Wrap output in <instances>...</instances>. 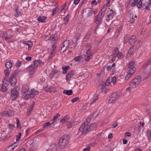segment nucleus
I'll return each instance as SVG.
<instances>
[{
    "label": "nucleus",
    "mask_w": 151,
    "mask_h": 151,
    "mask_svg": "<svg viewBox=\"0 0 151 151\" xmlns=\"http://www.w3.org/2000/svg\"><path fill=\"white\" fill-rule=\"evenodd\" d=\"M57 150V147L56 146L52 145L46 151H56Z\"/></svg>",
    "instance_id": "nucleus-30"
},
{
    "label": "nucleus",
    "mask_w": 151,
    "mask_h": 151,
    "mask_svg": "<svg viewBox=\"0 0 151 151\" xmlns=\"http://www.w3.org/2000/svg\"><path fill=\"white\" fill-rule=\"evenodd\" d=\"M14 149V147L12 145L9 146L6 149V151H13Z\"/></svg>",
    "instance_id": "nucleus-42"
},
{
    "label": "nucleus",
    "mask_w": 151,
    "mask_h": 151,
    "mask_svg": "<svg viewBox=\"0 0 151 151\" xmlns=\"http://www.w3.org/2000/svg\"><path fill=\"white\" fill-rule=\"evenodd\" d=\"M151 59L148 60L146 63L142 66V68L145 70V73L143 75V79L145 80L148 78L151 73Z\"/></svg>",
    "instance_id": "nucleus-2"
},
{
    "label": "nucleus",
    "mask_w": 151,
    "mask_h": 151,
    "mask_svg": "<svg viewBox=\"0 0 151 151\" xmlns=\"http://www.w3.org/2000/svg\"><path fill=\"white\" fill-rule=\"evenodd\" d=\"M142 3L140 0L137 3V6L139 8H140L142 6Z\"/></svg>",
    "instance_id": "nucleus-56"
},
{
    "label": "nucleus",
    "mask_w": 151,
    "mask_h": 151,
    "mask_svg": "<svg viewBox=\"0 0 151 151\" xmlns=\"http://www.w3.org/2000/svg\"><path fill=\"white\" fill-rule=\"evenodd\" d=\"M60 115L59 114V113H58L57 114H56L55 116H54V117L53 118V119L51 120V121H56V120H55L57 119L58 118V117H59L60 116Z\"/></svg>",
    "instance_id": "nucleus-50"
},
{
    "label": "nucleus",
    "mask_w": 151,
    "mask_h": 151,
    "mask_svg": "<svg viewBox=\"0 0 151 151\" xmlns=\"http://www.w3.org/2000/svg\"><path fill=\"white\" fill-rule=\"evenodd\" d=\"M91 46L90 44H88L86 45V55H92L93 52L90 50Z\"/></svg>",
    "instance_id": "nucleus-19"
},
{
    "label": "nucleus",
    "mask_w": 151,
    "mask_h": 151,
    "mask_svg": "<svg viewBox=\"0 0 151 151\" xmlns=\"http://www.w3.org/2000/svg\"><path fill=\"white\" fill-rule=\"evenodd\" d=\"M104 17V16L99 14L97 16L95 17L94 18V22L97 24V26L101 23L102 19Z\"/></svg>",
    "instance_id": "nucleus-9"
},
{
    "label": "nucleus",
    "mask_w": 151,
    "mask_h": 151,
    "mask_svg": "<svg viewBox=\"0 0 151 151\" xmlns=\"http://www.w3.org/2000/svg\"><path fill=\"white\" fill-rule=\"evenodd\" d=\"M28 144L29 145V146H28L27 147L31 151L36 150L38 147V144L37 143L33 142L30 144L29 142H28L27 145Z\"/></svg>",
    "instance_id": "nucleus-13"
},
{
    "label": "nucleus",
    "mask_w": 151,
    "mask_h": 151,
    "mask_svg": "<svg viewBox=\"0 0 151 151\" xmlns=\"http://www.w3.org/2000/svg\"><path fill=\"white\" fill-rule=\"evenodd\" d=\"M59 10V8L58 7L56 6L54 8L52 11V16H54L58 12Z\"/></svg>",
    "instance_id": "nucleus-39"
},
{
    "label": "nucleus",
    "mask_w": 151,
    "mask_h": 151,
    "mask_svg": "<svg viewBox=\"0 0 151 151\" xmlns=\"http://www.w3.org/2000/svg\"><path fill=\"white\" fill-rule=\"evenodd\" d=\"M119 52V50L118 49H116L113 52V56L114 57H116L117 54H118Z\"/></svg>",
    "instance_id": "nucleus-51"
},
{
    "label": "nucleus",
    "mask_w": 151,
    "mask_h": 151,
    "mask_svg": "<svg viewBox=\"0 0 151 151\" xmlns=\"http://www.w3.org/2000/svg\"><path fill=\"white\" fill-rule=\"evenodd\" d=\"M107 6L105 5L104 6L101 8L100 12L99 14L104 16L105 11L107 9Z\"/></svg>",
    "instance_id": "nucleus-27"
},
{
    "label": "nucleus",
    "mask_w": 151,
    "mask_h": 151,
    "mask_svg": "<svg viewBox=\"0 0 151 151\" xmlns=\"http://www.w3.org/2000/svg\"><path fill=\"white\" fill-rule=\"evenodd\" d=\"M136 70V68H130L127 73L125 76V80H128L133 74Z\"/></svg>",
    "instance_id": "nucleus-12"
},
{
    "label": "nucleus",
    "mask_w": 151,
    "mask_h": 151,
    "mask_svg": "<svg viewBox=\"0 0 151 151\" xmlns=\"http://www.w3.org/2000/svg\"><path fill=\"white\" fill-rule=\"evenodd\" d=\"M5 65L7 68L10 69L12 67V63L10 61L7 62L5 64Z\"/></svg>",
    "instance_id": "nucleus-35"
},
{
    "label": "nucleus",
    "mask_w": 151,
    "mask_h": 151,
    "mask_svg": "<svg viewBox=\"0 0 151 151\" xmlns=\"http://www.w3.org/2000/svg\"><path fill=\"white\" fill-rule=\"evenodd\" d=\"M52 89V88L50 86H47L44 88V90L46 91L51 92Z\"/></svg>",
    "instance_id": "nucleus-43"
},
{
    "label": "nucleus",
    "mask_w": 151,
    "mask_h": 151,
    "mask_svg": "<svg viewBox=\"0 0 151 151\" xmlns=\"http://www.w3.org/2000/svg\"><path fill=\"white\" fill-rule=\"evenodd\" d=\"M69 116L66 115L64 118L60 120V122L62 123H65L69 119Z\"/></svg>",
    "instance_id": "nucleus-37"
},
{
    "label": "nucleus",
    "mask_w": 151,
    "mask_h": 151,
    "mask_svg": "<svg viewBox=\"0 0 151 151\" xmlns=\"http://www.w3.org/2000/svg\"><path fill=\"white\" fill-rule=\"evenodd\" d=\"M69 138V137L67 135H65L61 137L58 141V147L61 149L66 147L68 145Z\"/></svg>",
    "instance_id": "nucleus-3"
},
{
    "label": "nucleus",
    "mask_w": 151,
    "mask_h": 151,
    "mask_svg": "<svg viewBox=\"0 0 151 151\" xmlns=\"http://www.w3.org/2000/svg\"><path fill=\"white\" fill-rule=\"evenodd\" d=\"M118 125L117 122H115L114 124H113L111 125V128L114 129L117 127Z\"/></svg>",
    "instance_id": "nucleus-62"
},
{
    "label": "nucleus",
    "mask_w": 151,
    "mask_h": 151,
    "mask_svg": "<svg viewBox=\"0 0 151 151\" xmlns=\"http://www.w3.org/2000/svg\"><path fill=\"white\" fill-rule=\"evenodd\" d=\"M22 63V62L21 61L19 60H18L16 63V66L17 67H19L20 66Z\"/></svg>",
    "instance_id": "nucleus-58"
},
{
    "label": "nucleus",
    "mask_w": 151,
    "mask_h": 151,
    "mask_svg": "<svg viewBox=\"0 0 151 151\" xmlns=\"http://www.w3.org/2000/svg\"><path fill=\"white\" fill-rule=\"evenodd\" d=\"M111 63H110L109 65V64H107V65H106L105 67L103 68V69H104V70H106L107 71H110L112 68V66H111Z\"/></svg>",
    "instance_id": "nucleus-34"
},
{
    "label": "nucleus",
    "mask_w": 151,
    "mask_h": 151,
    "mask_svg": "<svg viewBox=\"0 0 151 151\" xmlns=\"http://www.w3.org/2000/svg\"><path fill=\"white\" fill-rule=\"evenodd\" d=\"M82 58V57L81 56H78L74 58V60L76 62H79L81 60Z\"/></svg>",
    "instance_id": "nucleus-49"
},
{
    "label": "nucleus",
    "mask_w": 151,
    "mask_h": 151,
    "mask_svg": "<svg viewBox=\"0 0 151 151\" xmlns=\"http://www.w3.org/2000/svg\"><path fill=\"white\" fill-rule=\"evenodd\" d=\"M90 37V34L89 33H88L86 34L83 38L84 40L86 41V40L88 39Z\"/></svg>",
    "instance_id": "nucleus-52"
},
{
    "label": "nucleus",
    "mask_w": 151,
    "mask_h": 151,
    "mask_svg": "<svg viewBox=\"0 0 151 151\" xmlns=\"http://www.w3.org/2000/svg\"><path fill=\"white\" fill-rule=\"evenodd\" d=\"M79 99V98L78 97H77L76 98H75L72 100L71 102L73 103L76 101L77 100H78Z\"/></svg>",
    "instance_id": "nucleus-63"
},
{
    "label": "nucleus",
    "mask_w": 151,
    "mask_h": 151,
    "mask_svg": "<svg viewBox=\"0 0 151 151\" xmlns=\"http://www.w3.org/2000/svg\"><path fill=\"white\" fill-rule=\"evenodd\" d=\"M136 15L133 14H130L129 16V22L130 23H134L135 22V18H136Z\"/></svg>",
    "instance_id": "nucleus-20"
},
{
    "label": "nucleus",
    "mask_w": 151,
    "mask_h": 151,
    "mask_svg": "<svg viewBox=\"0 0 151 151\" xmlns=\"http://www.w3.org/2000/svg\"><path fill=\"white\" fill-rule=\"evenodd\" d=\"M70 45V41L69 40H65L60 47L59 50L61 52L65 51L68 49Z\"/></svg>",
    "instance_id": "nucleus-7"
},
{
    "label": "nucleus",
    "mask_w": 151,
    "mask_h": 151,
    "mask_svg": "<svg viewBox=\"0 0 151 151\" xmlns=\"http://www.w3.org/2000/svg\"><path fill=\"white\" fill-rule=\"evenodd\" d=\"M17 128H21V125L19 124L20 121L18 119H17Z\"/></svg>",
    "instance_id": "nucleus-61"
},
{
    "label": "nucleus",
    "mask_w": 151,
    "mask_h": 151,
    "mask_svg": "<svg viewBox=\"0 0 151 151\" xmlns=\"http://www.w3.org/2000/svg\"><path fill=\"white\" fill-rule=\"evenodd\" d=\"M74 75V72L73 70L69 71L66 76V80L67 81H70Z\"/></svg>",
    "instance_id": "nucleus-17"
},
{
    "label": "nucleus",
    "mask_w": 151,
    "mask_h": 151,
    "mask_svg": "<svg viewBox=\"0 0 151 151\" xmlns=\"http://www.w3.org/2000/svg\"><path fill=\"white\" fill-rule=\"evenodd\" d=\"M70 68V66L69 65L63 66L62 67V68L63 70L62 71V73L63 74H65L67 72V70Z\"/></svg>",
    "instance_id": "nucleus-29"
},
{
    "label": "nucleus",
    "mask_w": 151,
    "mask_h": 151,
    "mask_svg": "<svg viewBox=\"0 0 151 151\" xmlns=\"http://www.w3.org/2000/svg\"><path fill=\"white\" fill-rule=\"evenodd\" d=\"M40 60H37L33 62L32 64L27 68V70L31 74L35 73L38 65V63L40 64Z\"/></svg>",
    "instance_id": "nucleus-4"
},
{
    "label": "nucleus",
    "mask_w": 151,
    "mask_h": 151,
    "mask_svg": "<svg viewBox=\"0 0 151 151\" xmlns=\"http://www.w3.org/2000/svg\"><path fill=\"white\" fill-rule=\"evenodd\" d=\"M147 137L148 140H151V131L148 130L147 132Z\"/></svg>",
    "instance_id": "nucleus-41"
},
{
    "label": "nucleus",
    "mask_w": 151,
    "mask_h": 151,
    "mask_svg": "<svg viewBox=\"0 0 151 151\" xmlns=\"http://www.w3.org/2000/svg\"><path fill=\"white\" fill-rule=\"evenodd\" d=\"M1 115L3 116H10L9 111L7 110H4L1 111L0 113Z\"/></svg>",
    "instance_id": "nucleus-28"
},
{
    "label": "nucleus",
    "mask_w": 151,
    "mask_h": 151,
    "mask_svg": "<svg viewBox=\"0 0 151 151\" xmlns=\"http://www.w3.org/2000/svg\"><path fill=\"white\" fill-rule=\"evenodd\" d=\"M22 135V133L21 132H19L18 134L17 135L16 140L17 141L19 140L21 138V136Z\"/></svg>",
    "instance_id": "nucleus-55"
},
{
    "label": "nucleus",
    "mask_w": 151,
    "mask_h": 151,
    "mask_svg": "<svg viewBox=\"0 0 151 151\" xmlns=\"http://www.w3.org/2000/svg\"><path fill=\"white\" fill-rule=\"evenodd\" d=\"M81 35V34L79 33H76L73 38V40L75 42H76L79 39Z\"/></svg>",
    "instance_id": "nucleus-31"
},
{
    "label": "nucleus",
    "mask_w": 151,
    "mask_h": 151,
    "mask_svg": "<svg viewBox=\"0 0 151 151\" xmlns=\"http://www.w3.org/2000/svg\"><path fill=\"white\" fill-rule=\"evenodd\" d=\"M135 52V50L133 48V46L132 47H131L129 50L126 56V58L129 59L130 58H131L134 54Z\"/></svg>",
    "instance_id": "nucleus-14"
},
{
    "label": "nucleus",
    "mask_w": 151,
    "mask_h": 151,
    "mask_svg": "<svg viewBox=\"0 0 151 151\" xmlns=\"http://www.w3.org/2000/svg\"><path fill=\"white\" fill-rule=\"evenodd\" d=\"M85 61H88L92 58V55H85Z\"/></svg>",
    "instance_id": "nucleus-44"
},
{
    "label": "nucleus",
    "mask_w": 151,
    "mask_h": 151,
    "mask_svg": "<svg viewBox=\"0 0 151 151\" xmlns=\"http://www.w3.org/2000/svg\"><path fill=\"white\" fill-rule=\"evenodd\" d=\"M56 123V121H54L52 122V123H50V122H47L46 123H45L44 124L43 127H47L48 126L50 125L51 126H52V125H53L54 124H55Z\"/></svg>",
    "instance_id": "nucleus-33"
},
{
    "label": "nucleus",
    "mask_w": 151,
    "mask_h": 151,
    "mask_svg": "<svg viewBox=\"0 0 151 151\" xmlns=\"http://www.w3.org/2000/svg\"><path fill=\"white\" fill-rule=\"evenodd\" d=\"M93 13V10H89L86 16L87 17H91Z\"/></svg>",
    "instance_id": "nucleus-48"
},
{
    "label": "nucleus",
    "mask_w": 151,
    "mask_h": 151,
    "mask_svg": "<svg viewBox=\"0 0 151 151\" xmlns=\"http://www.w3.org/2000/svg\"><path fill=\"white\" fill-rule=\"evenodd\" d=\"M128 41L130 44H134L136 42V37L134 35H133L129 39Z\"/></svg>",
    "instance_id": "nucleus-22"
},
{
    "label": "nucleus",
    "mask_w": 151,
    "mask_h": 151,
    "mask_svg": "<svg viewBox=\"0 0 151 151\" xmlns=\"http://www.w3.org/2000/svg\"><path fill=\"white\" fill-rule=\"evenodd\" d=\"M47 18V17L45 16H40L37 18V20L38 21L41 22H45Z\"/></svg>",
    "instance_id": "nucleus-32"
},
{
    "label": "nucleus",
    "mask_w": 151,
    "mask_h": 151,
    "mask_svg": "<svg viewBox=\"0 0 151 151\" xmlns=\"http://www.w3.org/2000/svg\"><path fill=\"white\" fill-rule=\"evenodd\" d=\"M91 120V118L90 117H88L86 118V121L83 123H85V124L88 125V124L90 122Z\"/></svg>",
    "instance_id": "nucleus-54"
},
{
    "label": "nucleus",
    "mask_w": 151,
    "mask_h": 151,
    "mask_svg": "<svg viewBox=\"0 0 151 151\" xmlns=\"http://www.w3.org/2000/svg\"><path fill=\"white\" fill-rule=\"evenodd\" d=\"M50 40L54 41L55 40V36L54 35H51L50 36Z\"/></svg>",
    "instance_id": "nucleus-60"
},
{
    "label": "nucleus",
    "mask_w": 151,
    "mask_h": 151,
    "mask_svg": "<svg viewBox=\"0 0 151 151\" xmlns=\"http://www.w3.org/2000/svg\"><path fill=\"white\" fill-rule=\"evenodd\" d=\"M29 89L28 85L27 84H24L22 87V92L23 93H27Z\"/></svg>",
    "instance_id": "nucleus-25"
},
{
    "label": "nucleus",
    "mask_w": 151,
    "mask_h": 151,
    "mask_svg": "<svg viewBox=\"0 0 151 151\" xmlns=\"http://www.w3.org/2000/svg\"><path fill=\"white\" fill-rule=\"evenodd\" d=\"M109 14L108 15L106 20L108 21L112 19L113 17L115 15V12L113 11L112 10H111L109 12Z\"/></svg>",
    "instance_id": "nucleus-16"
},
{
    "label": "nucleus",
    "mask_w": 151,
    "mask_h": 151,
    "mask_svg": "<svg viewBox=\"0 0 151 151\" xmlns=\"http://www.w3.org/2000/svg\"><path fill=\"white\" fill-rule=\"evenodd\" d=\"M10 83L8 79V78H4L2 81V84L1 90L3 92H6L7 90V87L9 85Z\"/></svg>",
    "instance_id": "nucleus-8"
},
{
    "label": "nucleus",
    "mask_w": 151,
    "mask_h": 151,
    "mask_svg": "<svg viewBox=\"0 0 151 151\" xmlns=\"http://www.w3.org/2000/svg\"><path fill=\"white\" fill-rule=\"evenodd\" d=\"M96 126V124L95 123L90 125L85 124V123H83L80 127L78 133L80 134V135L85 134L94 129Z\"/></svg>",
    "instance_id": "nucleus-1"
},
{
    "label": "nucleus",
    "mask_w": 151,
    "mask_h": 151,
    "mask_svg": "<svg viewBox=\"0 0 151 151\" xmlns=\"http://www.w3.org/2000/svg\"><path fill=\"white\" fill-rule=\"evenodd\" d=\"M59 72V71L57 70L52 69L49 75V78L51 79L52 78L54 75L57 73Z\"/></svg>",
    "instance_id": "nucleus-24"
},
{
    "label": "nucleus",
    "mask_w": 151,
    "mask_h": 151,
    "mask_svg": "<svg viewBox=\"0 0 151 151\" xmlns=\"http://www.w3.org/2000/svg\"><path fill=\"white\" fill-rule=\"evenodd\" d=\"M116 57H117L121 59L122 58H123V54L122 53L119 52L118 54L117 55Z\"/></svg>",
    "instance_id": "nucleus-59"
},
{
    "label": "nucleus",
    "mask_w": 151,
    "mask_h": 151,
    "mask_svg": "<svg viewBox=\"0 0 151 151\" xmlns=\"http://www.w3.org/2000/svg\"><path fill=\"white\" fill-rule=\"evenodd\" d=\"M5 32H3L1 34V37H3V38L7 42H11L12 41V36L11 35H10L9 36L5 37Z\"/></svg>",
    "instance_id": "nucleus-18"
},
{
    "label": "nucleus",
    "mask_w": 151,
    "mask_h": 151,
    "mask_svg": "<svg viewBox=\"0 0 151 151\" xmlns=\"http://www.w3.org/2000/svg\"><path fill=\"white\" fill-rule=\"evenodd\" d=\"M138 0H134L131 4V5L132 6H135L137 4Z\"/></svg>",
    "instance_id": "nucleus-57"
},
{
    "label": "nucleus",
    "mask_w": 151,
    "mask_h": 151,
    "mask_svg": "<svg viewBox=\"0 0 151 151\" xmlns=\"http://www.w3.org/2000/svg\"><path fill=\"white\" fill-rule=\"evenodd\" d=\"M9 81L11 86H14L16 85L17 79L13 74L11 76V78L9 79Z\"/></svg>",
    "instance_id": "nucleus-15"
},
{
    "label": "nucleus",
    "mask_w": 151,
    "mask_h": 151,
    "mask_svg": "<svg viewBox=\"0 0 151 151\" xmlns=\"http://www.w3.org/2000/svg\"><path fill=\"white\" fill-rule=\"evenodd\" d=\"M8 128L11 130H12L14 128L15 126L12 124H8L7 125Z\"/></svg>",
    "instance_id": "nucleus-53"
},
{
    "label": "nucleus",
    "mask_w": 151,
    "mask_h": 151,
    "mask_svg": "<svg viewBox=\"0 0 151 151\" xmlns=\"http://www.w3.org/2000/svg\"><path fill=\"white\" fill-rule=\"evenodd\" d=\"M73 124L70 122H69L67 125V127L69 129L71 128Z\"/></svg>",
    "instance_id": "nucleus-64"
},
{
    "label": "nucleus",
    "mask_w": 151,
    "mask_h": 151,
    "mask_svg": "<svg viewBox=\"0 0 151 151\" xmlns=\"http://www.w3.org/2000/svg\"><path fill=\"white\" fill-rule=\"evenodd\" d=\"M133 23H131L130 22L127 24V27L129 28V29H131V28H134V25L133 24Z\"/></svg>",
    "instance_id": "nucleus-46"
},
{
    "label": "nucleus",
    "mask_w": 151,
    "mask_h": 151,
    "mask_svg": "<svg viewBox=\"0 0 151 151\" xmlns=\"http://www.w3.org/2000/svg\"><path fill=\"white\" fill-rule=\"evenodd\" d=\"M70 17V15L68 14L64 18L63 20L65 22V24H67L69 21V18Z\"/></svg>",
    "instance_id": "nucleus-40"
},
{
    "label": "nucleus",
    "mask_w": 151,
    "mask_h": 151,
    "mask_svg": "<svg viewBox=\"0 0 151 151\" xmlns=\"http://www.w3.org/2000/svg\"><path fill=\"white\" fill-rule=\"evenodd\" d=\"M54 52H55L54 50H53L50 56H49L48 58V59L47 60L48 62H49L50 61V60L53 58V56L54 55Z\"/></svg>",
    "instance_id": "nucleus-47"
},
{
    "label": "nucleus",
    "mask_w": 151,
    "mask_h": 151,
    "mask_svg": "<svg viewBox=\"0 0 151 151\" xmlns=\"http://www.w3.org/2000/svg\"><path fill=\"white\" fill-rule=\"evenodd\" d=\"M116 77H113L108 78L106 80L105 84V86H108L112 83L114 85L116 83Z\"/></svg>",
    "instance_id": "nucleus-10"
},
{
    "label": "nucleus",
    "mask_w": 151,
    "mask_h": 151,
    "mask_svg": "<svg viewBox=\"0 0 151 151\" xmlns=\"http://www.w3.org/2000/svg\"><path fill=\"white\" fill-rule=\"evenodd\" d=\"M119 96V94L117 92L113 93L111 95L110 98L109 100V102L110 103H113L118 99Z\"/></svg>",
    "instance_id": "nucleus-11"
},
{
    "label": "nucleus",
    "mask_w": 151,
    "mask_h": 151,
    "mask_svg": "<svg viewBox=\"0 0 151 151\" xmlns=\"http://www.w3.org/2000/svg\"><path fill=\"white\" fill-rule=\"evenodd\" d=\"M19 87L17 86L14 88L11 92V97L12 101L16 100L19 95Z\"/></svg>",
    "instance_id": "nucleus-5"
},
{
    "label": "nucleus",
    "mask_w": 151,
    "mask_h": 151,
    "mask_svg": "<svg viewBox=\"0 0 151 151\" xmlns=\"http://www.w3.org/2000/svg\"><path fill=\"white\" fill-rule=\"evenodd\" d=\"M39 91L37 90H35L34 89H32L30 91L29 94L31 97V98H33L36 95H37L39 93Z\"/></svg>",
    "instance_id": "nucleus-23"
},
{
    "label": "nucleus",
    "mask_w": 151,
    "mask_h": 151,
    "mask_svg": "<svg viewBox=\"0 0 151 151\" xmlns=\"http://www.w3.org/2000/svg\"><path fill=\"white\" fill-rule=\"evenodd\" d=\"M9 71L7 69H5L4 70V73L5 74V76H6V77H5L4 78H8H8L9 75Z\"/></svg>",
    "instance_id": "nucleus-45"
},
{
    "label": "nucleus",
    "mask_w": 151,
    "mask_h": 151,
    "mask_svg": "<svg viewBox=\"0 0 151 151\" xmlns=\"http://www.w3.org/2000/svg\"><path fill=\"white\" fill-rule=\"evenodd\" d=\"M63 93L64 94H67L68 95H71L73 93V91L72 90H64L63 91Z\"/></svg>",
    "instance_id": "nucleus-36"
},
{
    "label": "nucleus",
    "mask_w": 151,
    "mask_h": 151,
    "mask_svg": "<svg viewBox=\"0 0 151 151\" xmlns=\"http://www.w3.org/2000/svg\"><path fill=\"white\" fill-rule=\"evenodd\" d=\"M135 63L134 61H131L129 62L128 65V68H135Z\"/></svg>",
    "instance_id": "nucleus-38"
},
{
    "label": "nucleus",
    "mask_w": 151,
    "mask_h": 151,
    "mask_svg": "<svg viewBox=\"0 0 151 151\" xmlns=\"http://www.w3.org/2000/svg\"><path fill=\"white\" fill-rule=\"evenodd\" d=\"M24 44L25 45V46L27 48V46H28L29 50H30L31 49L33 45L32 42L30 41H25L24 42Z\"/></svg>",
    "instance_id": "nucleus-21"
},
{
    "label": "nucleus",
    "mask_w": 151,
    "mask_h": 151,
    "mask_svg": "<svg viewBox=\"0 0 151 151\" xmlns=\"http://www.w3.org/2000/svg\"><path fill=\"white\" fill-rule=\"evenodd\" d=\"M99 98V95L97 94H95L93 96L92 98L90 100L91 104H92L95 102L96 100H97Z\"/></svg>",
    "instance_id": "nucleus-26"
},
{
    "label": "nucleus",
    "mask_w": 151,
    "mask_h": 151,
    "mask_svg": "<svg viewBox=\"0 0 151 151\" xmlns=\"http://www.w3.org/2000/svg\"><path fill=\"white\" fill-rule=\"evenodd\" d=\"M141 81V77L140 76H138L135 77L129 83V85L131 88H134L137 87L140 83Z\"/></svg>",
    "instance_id": "nucleus-6"
}]
</instances>
